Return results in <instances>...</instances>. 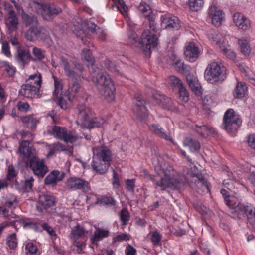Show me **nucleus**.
Listing matches in <instances>:
<instances>
[{
    "instance_id": "1",
    "label": "nucleus",
    "mask_w": 255,
    "mask_h": 255,
    "mask_svg": "<svg viewBox=\"0 0 255 255\" xmlns=\"http://www.w3.org/2000/svg\"><path fill=\"white\" fill-rule=\"evenodd\" d=\"M91 80L101 94L109 100L114 99L115 88L108 75L98 68H94L91 72Z\"/></svg>"
},
{
    "instance_id": "2",
    "label": "nucleus",
    "mask_w": 255,
    "mask_h": 255,
    "mask_svg": "<svg viewBox=\"0 0 255 255\" xmlns=\"http://www.w3.org/2000/svg\"><path fill=\"white\" fill-rule=\"evenodd\" d=\"M93 152L91 165L93 170L99 174L105 173L112 161L111 150L107 146H103L93 148Z\"/></svg>"
},
{
    "instance_id": "3",
    "label": "nucleus",
    "mask_w": 255,
    "mask_h": 255,
    "mask_svg": "<svg viewBox=\"0 0 255 255\" xmlns=\"http://www.w3.org/2000/svg\"><path fill=\"white\" fill-rule=\"evenodd\" d=\"M60 65L64 69L66 76L70 79L68 89V94L65 97L70 102H71L81 89V86L77 79V74L68 60L63 57L61 58Z\"/></svg>"
},
{
    "instance_id": "4",
    "label": "nucleus",
    "mask_w": 255,
    "mask_h": 255,
    "mask_svg": "<svg viewBox=\"0 0 255 255\" xmlns=\"http://www.w3.org/2000/svg\"><path fill=\"white\" fill-rule=\"evenodd\" d=\"M33 6L37 13L41 15L44 19L48 21L62 11L61 8L54 3H44L34 1Z\"/></svg>"
},
{
    "instance_id": "5",
    "label": "nucleus",
    "mask_w": 255,
    "mask_h": 255,
    "mask_svg": "<svg viewBox=\"0 0 255 255\" xmlns=\"http://www.w3.org/2000/svg\"><path fill=\"white\" fill-rule=\"evenodd\" d=\"M225 68L217 62H213L208 65L205 71L206 80L211 83L222 81L226 77Z\"/></svg>"
},
{
    "instance_id": "6",
    "label": "nucleus",
    "mask_w": 255,
    "mask_h": 255,
    "mask_svg": "<svg viewBox=\"0 0 255 255\" xmlns=\"http://www.w3.org/2000/svg\"><path fill=\"white\" fill-rule=\"evenodd\" d=\"M241 124V121L234 114L232 109H229L225 112L222 127L227 132L234 133Z\"/></svg>"
},
{
    "instance_id": "7",
    "label": "nucleus",
    "mask_w": 255,
    "mask_h": 255,
    "mask_svg": "<svg viewBox=\"0 0 255 255\" xmlns=\"http://www.w3.org/2000/svg\"><path fill=\"white\" fill-rule=\"evenodd\" d=\"M186 182L199 194L209 191L207 181L200 174L188 173L185 177Z\"/></svg>"
},
{
    "instance_id": "8",
    "label": "nucleus",
    "mask_w": 255,
    "mask_h": 255,
    "mask_svg": "<svg viewBox=\"0 0 255 255\" xmlns=\"http://www.w3.org/2000/svg\"><path fill=\"white\" fill-rule=\"evenodd\" d=\"M25 38L29 41H34L37 40L44 41L49 37V33L44 27L38 25L29 28L26 31Z\"/></svg>"
},
{
    "instance_id": "9",
    "label": "nucleus",
    "mask_w": 255,
    "mask_h": 255,
    "mask_svg": "<svg viewBox=\"0 0 255 255\" xmlns=\"http://www.w3.org/2000/svg\"><path fill=\"white\" fill-rule=\"evenodd\" d=\"M151 180L155 182V188L156 189L164 190L169 187L173 189H180L183 187V183L181 180H176L174 182L167 180L163 177L159 180L155 178L154 177L149 175L147 176Z\"/></svg>"
},
{
    "instance_id": "10",
    "label": "nucleus",
    "mask_w": 255,
    "mask_h": 255,
    "mask_svg": "<svg viewBox=\"0 0 255 255\" xmlns=\"http://www.w3.org/2000/svg\"><path fill=\"white\" fill-rule=\"evenodd\" d=\"M135 107L133 109L134 115L136 120L139 122L145 121L148 117L147 109L144 106L145 102L139 95H136L135 97Z\"/></svg>"
},
{
    "instance_id": "11",
    "label": "nucleus",
    "mask_w": 255,
    "mask_h": 255,
    "mask_svg": "<svg viewBox=\"0 0 255 255\" xmlns=\"http://www.w3.org/2000/svg\"><path fill=\"white\" fill-rule=\"evenodd\" d=\"M49 133L53 135L56 138L63 140L65 142L73 143L76 141L78 138L72 134L70 131H68L65 128L58 126H54L52 130Z\"/></svg>"
},
{
    "instance_id": "12",
    "label": "nucleus",
    "mask_w": 255,
    "mask_h": 255,
    "mask_svg": "<svg viewBox=\"0 0 255 255\" xmlns=\"http://www.w3.org/2000/svg\"><path fill=\"white\" fill-rule=\"evenodd\" d=\"M141 39L144 51L150 56L151 49L155 48L158 44L156 35L150 34L148 31H144L141 35Z\"/></svg>"
},
{
    "instance_id": "13",
    "label": "nucleus",
    "mask_w": 255,
    "mask_h": 255,
    "mask_svg": "<svg viewBox=\"0 0 255 255\" xmlns=\"http://www.w3.org/2000/svg\"><path fill=\"white\" fill-rule=\"evenodd\" d=\"M19 151L23 159L28 164L29 161L36 156V150L28 141L23 140L19 147Z\"/></svg>"
},
{
    "instance_id": "14",
    "label": "nucleus",
    "mask_w": 255,
    "mask_h": 255,
    "mask_svg": "<svg viewBox=\"0 0 255 255\" xmlns=\"http://www.w3.org/2000/svg\"><path fill=\"white\" fill-rule=\"evenodd\" d=\"M35 175L43 177L48 172L47 167L45 165L43 160H40L37 157L31 159L28 164Z\"/></svg>"
},
{
    "instance_id": "15",
    "label": "nucleus",
    "mask_w": 255,
    "mask_h": 255,
    "mask_svg": "<svg viewBox=\"0 0 255 255\" xmlns=\"http://www.w3.org/2000/svg\"><path fill=\"white\" fill-rule=\"evenodd\" d=\"M66 186L68 189L73 190L79 189L87 192L90 189L88 182L80 178H69L67 180Z\"/></svg>"
},
{
    "instance_id": "16",
    "label": "nucleus",
    "mask_w": 255,
    "mask_h": 255,
    "mask_svg": "<svg viewBox=\"0 0 255 255\" xmlns=\"http://www.w3.org/2000/svg\"><path fill=\"white\" fill-rule=\"evenodd\" d=\"M5 7L7 11V17L5 20V24L10 32H12L17 28L18 19L11 4H6Z\"/></svg>"
},
{
    "instance_id": "17",
    "label": "nucleus",
    "mask_w": 255,
    "mask_h": 255,
    "mask_svg": "<svg viewBox=\"0 0 255 255\" xmlns=\"http://www.w3.org/2000/svg\"><path fill=\"white\" fill-rule=\"evenodd\" d=\"M55 201V198L53 196L45 194L40 195L36 205L37 209L39 212H42L43 210L54 206Z\"/></svg>"
},
{
    "instance_id": "18",
    "label": "nucleus",
    "mask_w": 255,
    "mask_h": 255,
    "mask_svg": "<svg viewBox=\"0 0 255 255\" xmlns=\"http://www.w3.org/2000/svg\"><path fill=\"white\" fill-rule=\"evenodd\" d=\"M161 27L163 29L169 30H178L180 28V25L178 22V19L173 18L167 15L162 16L161 17Z\"/></svg>"
},
{
    "instance_id": "19",
    "label": "nucleus",
    "mask_w": 255,
    "mask_h": 255,
    "mask_svg": "<svg viewBox=\"0 0 255 255\" xmlns=\"http://www.w3.org/2000/svg\"><path fill=\"white\" fill-rule=\"evenodd\" d=\"M39 90L33 86L32 84L26 82L23 84L19 90L20 95L28 98H34L38 93Z\"/></svg>"
},
{
    "instance_id": "20",
    "label": "nucleus",
    "mask_w": 255,
    "mask_h": 255,
    "mask_svg": "<svg viewBox=\"0 0 255 255\" xmlns=\"http://www.w3.org/2000/svg\"><path fill=\"white\" fill-rule=\"evenodd\" d=\"M233 20L236 25L240 29L246 30L250 28L249 20L242 13H235L233 16Z\"/></svg>"
},
{
    "instance_id": "21",
    "label": "nucleus",
    "mask_w": 255,
    "mask_h": 255,
    "mask_svg": "<svg viewBox=\"0 0 255 255\" xmlns=\"http://www.w3.org/2000/svg\"><path fill=\"white\" fill-rule=\"evenodd\" d=\"M157 103L163 109L172 110L174 109L173 102L169 97L164 95H155L153 96Z\"/></svg>"
},
{
    "instance_id": "22",
    "label": "nucleus",
    "mask_w": 255,
    "mask_h": 255,
    "mask_svg": "<svg viewBox=\"0 0 255 255\" xmlns=\"http://www.w3.org/2000/svg\"><path fill=\"white\" fill-rule=\"evenodd\" d=\"M186 80L191 90L197 96H201L202 90L197 78L193 75L188 74L186 76Z\"/></svg>"
},
{
    "instance_id": "23",
    "label": "nucleus",
    "mask_w": 255,
    "mask_h": 255,
    "mask_svg": "<svg viewBox=\"0 0 255 255\" xmlns=\"http://www.w3.org/2000/svg\"><path fill=\"white\" fill-rule=\"evenodd\" d=\"M241 212L245 214L247 217L249 223L255 230V208L252 205L241 206Z\"/></svg>"
},
{
    "instance_id": "24",
    "label": "nucleus",
    "mask_w": 255,
    "mask_h": 255,
    "mask_svg": "<svg viewBox=\"0 0 255 255\" xmlns=\"http://www.w3.org/2000/svg\"><path fill=\"white\" fill-rule=\"evenodd\" d=\"M184 54L188 60L190 62H194L199 54L198 48L195 46L194 43H189L186 46Z\"/></svg>"
},
{
    "instance_id": "25",
    "label": "nucleus",
    "mask_w": 255,
    "mask_h": 255,
    "mask_svg": "<svg viewBox=\"0 0 255 255\" xmlns=\"http://www.w3.org/2000/svg\"><path fill=\"white\" fill-rule=\"evenodd\" d=\"M209 13L211 16L212 23L215 26H219L223 18L222 12L219 10H217L215 6L211 5L209 9Z\"/></svg>"
},
{
    "instance_id": "26",
    "label": "nucleus",
    "mask_w": 255,
    "mask_h": 255,
    "mask_svg": "<svg viewBox=\"0 0 255 255\" xmlns=\"http://www.w3.org/2000/svg\"><path fill=\"white\" fill-rule=\"evenodd\" d=\"M78 118L83 121H88L92 115V110L85 104L79 105L77 107Z\"/></svg>"
},
{
    "instance_id": "27",
    "label": "nucleus",
    "mask_w": 255,
    "mask_h": 255,
    "mask_svg": "<svg viewBox=\"0 0 255 255\" xmlns=\"http://www.w3.org/2000/svg\"><path fill=\"white\" fill-rule=\"evenodd\" d=\"M150 131L158 136L167 141L173 142V139L170 134H166L163 129L161 128L158 124H152L149 126Z\"/></svg>"
},
{
    "instance_id": "28",
    "label": "nucleus",
    "mask_w": 255,
    "mask_h": 255,
    "mask_svg": "<svg viewBox=\"0 0 255 255\" xmlns=\"http://www.w3.org/2000/svg\"><path fill=\"white\" fill-rule=\"evenodd\" d=\"M16 59L18 62L23 67L31 60V55L29 50L22 49L17 50Z\"/></svg>"
},
{
    "instance_id": "29",
    "label": "nucleus",
    "mask_w": 255,
    "mask_h": 255,
    "mask_svg": "<svg viewBox=\"0 0 255 255\" xmlns=\"http://www.w3.org/2000/svg\"><path fill=\"white\" fill-rule=\"evenodd\" d=\"M22 19L26 27L31 28L38 25V20L35 16L25 13L22 9Z\"/></svg>"
},
{
    "instance_id": "30",
    "label": "nucleus",
    "mask_w": 255,
    "mask_h": 255,
    "mask_svg": "<svg viewBox=\"0 0 255 255\" xmlns=\"http://www.w3.org/2000/svg\"><path fill=\"white\" fill-rule=\"evenodd\" d=\"M28 83L32 84L33 86L37 88L39 90L41 86L42 76L39 73L30 75L26 81Z\"/></svg>"
},
{
    "instance_id": "31",
    "label": "nucleus",
    "mask_w": 255,
    "mask_h": 255,
    "mask_svg": "<svg viewBox=\"0 0 255 255\" xmlns=\"http://www.w3.org/2000/svg\"><path fill=\"white\" fill-rule=\"evenodd\" d=\"M183 144L188 147L192 152H197L200 148L199 142L190 137H187L184 140Z\"/></svg>"
},
{
    "instance_id": "32",
    "label": "nucleus",
    "mask_w": 255,
    "mask_h": 255,
    "mask_svg": "<svg viewBox=\"0 0 255 255\" xmlns=\"http://www.w3.org/2000/svg\"><path fill=\"white\" fill-rule=\"evenodd\" d=\"M225 202L226 204L232 209H234L236 212H240L244 205L239 202H235V199L233 197L225 196Z\"/></svg>"
},
{
    "instance_id": "33",
    "label": "nucleus",
    "mask_w": 255,
    "mask_h": 255,
    "mask_svg": "<svg viewBox=\"0 0 255 255\" xmlns=\"http://www.w3.org/2000/svg\"><path fill=\"white\" fill-rule=\"evenodd\" d=\"M247 89L244 83L239 82L234 90V96L236 98H241L245 96V92Z\"/></svg>"
},
{
    "instance_id": "34",
    "label": "nucleus",
    "mask_w": 255,
    "mask_h": 255,
    "mask_svg": "<svg viewBox=\"0 0 255 255\" xmlns=\"http://www.w3.org/2000/svg\"><path fill=\"white\" fill-rule=\"evenodd\" d=\"M87 233V232L83 227L77 225L72 229L71 236L73 239L76 240L82 237Z\"/></svg>"
},
{
    "instance_id": "35",
    "label": "nucleus",
    "mask_w": 255,
    "mask_h": 255,
    "mask_svg": "<svg viewBox=\"0 0 255 255\" xmlns=\"http://www.w3.org/2000/svg\"><path fill=\"white\" fill-rule=\"evenodd\" d=\"M161 171L164 176V178L167 180L172 181L174 182L176 180H180L179 179H175L174 178V171L171 167L168 168L166 165L161 166Z\"/></svg>"
},
{
    "instance_id": "36",
    "label": "nucleus",
    "mask_w": 255,
    "mask_h": 255,
    "mask_svg": "<svg viewBox=\"0 0 255 255\" xmlns=\"http://www.w3.org/2000/svg\"><path fill=\"white\" fill-rule=\"evenodd\" d=\"M161 171L164 176V178L167 180L172 181L174 182L176 180H180L179 179H175L174 178V171L171 167L168 168L166 165L161 166Z\"/></svg>"
},
{
    "instance_id": "37",
    "label": "nucleus",
    "mask_w": 255,
    "mask_h": 255,
    "mask_svg": "<svg viewBox=\"0 0 255 255\" xmlns=\"http://www.w3.org/2000/svg\"><path fill=\"white\" fill-rule=\"evenodd\" d=\"M195 130L199 134L205 137L214 134L215 132L214 129L212 127L206 125L197 127Z\"/></svg>"
},
{
    "instance_id": "38",
    "label": "nucleus",
    "mask_w": 255,
    "mask_h": 255,
    "mask_svg": "<svg viewBox=\"0 0 255 255\" xmlns=\"http://www.w3.org/2000/svg\"><path fill=\"white\" fill-rule=\"evenodd\" d=\"M108 234V231L103 230L100 229L96 230L95 231L93 237L91 239L92 243L94 244L95 242H97L103 238L107 237Z\"/></svg>"
},
{
    "instance_id": "39",
    "label": "nucleus",
    "mask_w": 255,
    "mask_h": 255,
    "mask_svg": "<svg viewBox=\"0 0 255 255\" xmlns=\"http://www.w3.org/2000/svg\"><path fill=\"white\" fill-rule=\"evenodd\" d=\"M32 53L34 57L31 56V60L34 61L36 60L39 61H42L45 57V52L41 48L37 47L33 48Z\"/></svg>"
},
{
    "instance_id": "40",
    "label": "nucleus",
    "mask_w": 255,
    "mask_h": 255,
    "mask_svg": "<svg viewBox=\"0 0 255 255\" xmlns=\"http://www.w3.org/2000/svg\"><path fill=\"white\" fill-rule=\"evenodd\" d=\"M59 173V171L54 170L51 173L46 176L44 179L46 185H50L52 184H56L58 182L61 181V178L55 177V174Z\"/></svg>"
},
{
    "instance_id": "41",
    "label": "nucleus",
    "mask_w": 255,
    "mask_h": 255,
    "mask_svg": "<svg viewBox=\"0 0 255 255\" xmlns=\"http://www.w3.org/2000/svg\"><path fill=\"white\" fill-rule=\"evenodd\" d=\"M52 147L47 154L48 157L53 155L57 152L68 151L66 146L62 143L56 142L53 144Z\"/></svg>"
},
{
    "instance_id": "42",
    "label": "nucleus",
    "mask_w": 255,
    "mask_h": 255,
    "mask_svg": "<svg viewBox=\"0 0 255 255\" xmlns=\"http://www.w3.org/2000/svg\"><path fill=\"white\" fill-rule=\"evenodd\" d=\"M82 59L83 61H87L90 64L93 65L94 62V57L92 55V52L88 49H83L81 54Z\"/></svg>"
},
{
    "instance_id": "43",
    "label": "nucleus",
    "mask_w": 255,
    "mask_h": 255,
    "mask_svg": "<svg viewBox=\"0 0 255 255\" xmlns=\"http://www.w3.org/2000/svg\"><path fill=\"white\" fill-rule=\"evenodd\" d=\"M22 121L23 123L27 124V126L31 128L36 127L37 120L33 116H26L22 118Z\"/></svg>"
},
{
    "instance_id": "44",
    "label": "nucleus",
    "mask_w": 255,
    "mask_h": 255,
    "mask_svg": "<svg viewBox=\"0 0 255 255\" xmlns=\"http://www.w3.org/2000/svg\"><path fill=\"white\" fill-rule=\"evenodd\" d=\"M34 179L31 176L26 179L22 183V190L23 192H29L32 190Z\"/></svg>"
},
{
    "instance_id": "45",
    "label": "nucleus",
    "mask_w": 255,
    "mask_h": 255,
    "mask_svg": "<svg viewBox=\"0 0 255 255\" xmlns=\"http://www.w3.org/2000/svg\"><path fill=\"white\" fill-rule=\"evenodd\" d=\"M238 44L240 47L241 52L245 55H248L251 50L248 41L244 39L239 40Z\"/></svg>"
},
{
    "instance_id": "46",
    "label": "nucleus",
    "mask_w": 255,
    "mask_h": 255,
    "mask_svg": "<svg viewBox=\"0 0 255 255\" xmlns=\"http://www.w3.org/2000/svg\"><path fill=\"white\" fill-rule=\"evenodd\" d=\"M104 120L103 119H99L95 118L92 120L90 119L88 120V123L87 127L89 129H92L95 127H100L104 123Z\"/></svg>"
},
{
    "instance_id": "47",
    "label": "nucleus",
    "mask_w": 255,
    "mask_h": 255,
    "mask_svg": "<svg viewBox=\"0 0 255 255\" xmlns=\"http://www.w3.org/2000/svg\"><path fill=\"white\" fill-rule=\"evenodd\" d=\"M7 244L11 249H15L17 246L16 234L13 233L8 236L6 239Z\"/></svg>"
},
{
    "instance_id": "48",
    "label": "nucleus",
    "mask_w": 255,
    "mask_h": 255,
    "mask_svg": "<svg viewBox=\"0 0 255 255\" xmlns=\"http://www.w3.org/2000/svg\"><path fill=\"white\" fill-rule=\"evenodd\" d=\"M203 4L202 0H190L189 5L190 8L193 11H198L202 6Z\"/></svg>"
},
{
    "instance_id": "49",
    "label": "nucleus",
    "mask_w": 255,
    "mask_h": 255,
    "mask_svg": "<svg viewBox=\"0 0 255 255\" xmlns=\"http://www.w3.org/2000/svg\"><path fill=\"white\" fill-rule=\"evenodd\" d=\"M221 52L227 58L231 60H234L236 57V54L234 51L231 49L230 46L228 48L222 46Z\"/></svg>"
},
{
    "instance_id": "50",
    "label": "nucleus",
    "mask_w": 255,
    "mask_h": 255,
    "mask_svg": "<svg viewBox=\"0 0 255 255\" xmlns=\"http://www.w3.org/2000/svg\"><path fill=\"white\" fill-rule=\"evenodd\" d=\"M120 217L122 225H127L130 217L129 212L126 209H123L120 212Z\"/></svg>"
},
{
    "instance_id": "51",
    "label": "nucleus",
    "mask_w": 255,
    "mask_h": 255,
    "mask_svg": "<svg viewBox=\"0 0 255 255\" xmlns=\"http://www.w3.org/2000/svg\"><path fill=\"white\" fill-rule=\"evenodd\" d=\"M98 203L100 205H114L115 204V201L111 197L105 196L102 197L98 201Z\"/></svg>"
},
{
    "instance_id": "52",
    "label": "nucleus",
    "mask_w": 255,
    "mask_h": 255,
    "mask_svg": "<svg viewBox=\"0 0 255 255\" xmlns=\"http://www.w3.org/2000/svg\"><path fill=\"white\" fill-rule=\"evenodd\" d=\"M170 83L173 88H178L179 87H181L183 83L181 82L180 79L175 76H171L169 78Z\"/></svg>"
},
{
    "instance_id": "53",
    "label": "nucleus",
    "mask_w": 255,
    "mask_h": 255,
    "mask_svg": "<svg viewBox=\"0 0 255 255\" xmlns=\"http://www.w3.org/2000/svg\"><path fill=\"white\" fill-rule=\"evenodd\" d=\"M177 66V70L182 74L187 73L190 71L191 68L189 66L183 63H180Z\"/></svg>"
},
{
    "instance_id": "54",
    "label": "nucleus",
    "mask_w": 255,
    "mask_h": 255,
    "mask_svg": "<svg viewBox=\"0 0 255 255\" xmlns=\"http://www.w3.org/2000/svg\"><path fill=\"white\" fill-rule=\"evenodd\" d=\"M139 10L142 13H147L146 15H150L151 13V8L150 6L145 2H141L139 6Z\"/></svg>"
},
{
    "instance_id": "55",
    "label": "nucleus",
    "mask_w": 255,
    "mask_h": 255,
    "mask_svg": "<svg viewBox=\"0 0 255 255\" xmlns=\"http://www.w3.org/2000/svg\"><path fill=\"white\" fill-rule=\"evenodd\" d=\"M25 249L27 254H29L30 255L36 254L37 251V248L33 243H28L26 244Z\"/></svg>"
},
{
    "instance_id": "56",
    "label": "nucleus",
    "mask_w": 255,
    "mask_h": 255,
    "mask_svg": "<svg viewBox=\"0 0 255 255\" xmlns=\"http://www.w3.org/2000/svg\"><path fill=\"white\" fill-rule=\"evenodd\" d=\"M54 80V86L55 90L53 92L55 95H58L60 90L62 89V85L61 82L58 80V78L53 76Z\"/></svg>"
},
{
    "instance_id": "57",
    "label": "nucleus",
    "mask_w": 255,
    "mask_h": 255,
    "mask_svg": "<svg viewBox=\"0 0 255 255\" xmlns=\"http://www.w3.org/2000/svg\"><path fill=\"white\" fill-rule=\"evenodd\" d=\"M2 66L4 68V70L6 71L9 76H13L15 73V70L13 67L9 65L8 62H3Z\"/></svg>"
},
{
    "instance_id": "58",
    "label": "nucleus",
    "mask_w": 255,
    "mask_h": 255,
    "mask_svg": "<svg viewBox=\"0 0 255 255\" xmlns=\"http://www.w3.org/2000/svg\"><path fill=\"white\" fill-rule=\"evenodd\" d=\"M16 175V173L14 166L12 165H10L8 167L7 179L10 181H13Z\"/></svg>"
},
{
    "instance_id": "59",
    "label": "nucleus",
    "mask_w": 255,
    "mask_h": 255,
    "mask_svg": "<svg viewBox=\"0 0 255 255\" xmlns=\"http://www.w3.org/2000/svg\"><path fill=\"white\" fill-rule=\"evenodd\" d=\"M105 65L106 68L111 72L114 73L118 72L115 64L112 61L110 60L105 61Z\"/></svg>"
},
{
    "instance_id": "60",
    "label": "nucleus",
    "mask_w": 255,
    "mask_h": 255,
    "mask_svg": "<svg viewBox=\"0 0 255 255\" xmlns=\"http://www.w3.org/2000/svg\"><path fill=\"white\" fill-rule=\"evenodd\" d=\"M2 51L6 56H11L9 45L7 42L5 41L3 43L2 46Z\"/></svg>"
},
{
    "instance_id": "61",
    "label": "nucleus",
    "mask_w": 255,
    "mask_h": 255,
    "mask_svg": "<svg viewBox=\"0 0 255 255\" xmlns=\"http://www.w3.org/2000/svg\"><path fill=\"white\" fill-rule=\"evenodd\" d=\"M180 60L178 59L174 53H171L169 56L168 62L172 65H178L179 64Z\"/></svg>"
},
{
    "instance_id": "62",
    "label": "nucleus",
    "mask_w": 255,
    "mask_h": 255,
    "mask_svg": "<svg viewBox=\"0 0 255 255\" xmlns=\"http://www.w3.org/2000/svg\"><path fill=\"white\" fill-rule=\"evenodd\" d=\"M118 3L120 6H117L116 7V9L120 11L121 13L123 12L121 8L123 9V11L125 12L128 11V8L125 4V2L123 0H118Z\"/></svg>"
},
{
    "instance_id": "63",
    "label": "nucleus",
    "mask_w": 255,
    "mask_h": 255,
    "mask_svg": "<svg viewBox=\"0 0 255 255\" xmlns=\"http://www.w3.org/2000/svg\"><path fill=\"white\" fill-rule=\"evenodd\" d=\"M161 236L157 232H154L153 233L151 240L154 245H157L159 243L161 240Z\"/></svg>"
},
{
    "instance_id": "64",
    "label": "nucleus",
    "mask_w": 255,
    "mask_h": 255,
    "mask_svg": "<svg viewBox=\"0 0 255 255\" xmlns=\"http://www.w3.org/2000/svg\"><path fill=\"white\" fill-rule=\"evenodd\" d=\"M136 252V249L130 245H128L125 250L126 255H134Z\"/></svg>"
}]
</instances>
